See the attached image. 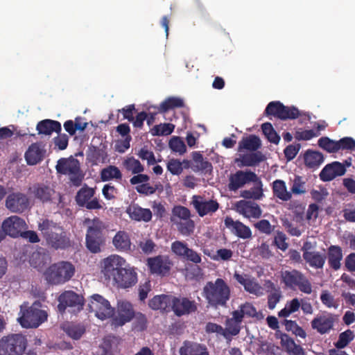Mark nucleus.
<instances>
[{"label":"nucleus","mask_w":355,"mask_h":355,"mask_svg":"<svg viewBox=\"0 0 355 355\" xmlns=\"http://www.w3.org/2000/svg\"><path fill=\"white\" fill-rule=\"evenodd\" d=\"M38 230L46 244L55 250L69 247L70 239L63 227L53 220L44 219L38 224Z\"/></svg>","instance_id":"nucleus-1"},{"label":"nucleus","mask_w":355,"mask_h":355,"mask_svg":"<svg viewBox=\"0 0 355 355\" xmlns=\"http://www.w3.org/2000/svg\"><path fill=\"white\" fill-rule=\"evenodd\" d=\"M203 296L211 307H226L231 297V289L223 279L217 278L215 282L206 283L203 288Z\"/></svg>","instance_id":"nucleus-2"},{"label":"nucleus","mask_w":355,"mask_h":355,"mask_svg":"<svg viewBox=\"0 0 355 355\" xmlns=\"http://www.w3.org/2000/svg\"><path fill=\"white\" fill-rule=\"evenodd\" d=\"M105 230V225L99 218L90 221L85 236V245L90 252L97 254L102 251L106 241Z\"/></svg>","instance_id":"nucleus-3"},{"label":"nucleus","mask_w":355,"mask_h":355,"mask_svg":"<svg viewBox=\"0 0 355 355\" xmlns=\"http://www.w3.org/2000/svg\"><path fill=\"white\" fill-rule=\"evenodd\" d=\"M281 282L291 290L298 288L301 292L311 294L312 286L308 278L300 271L293 269L281 272Z\"/></svg>","instance_id":"nucleus-4"},{"label":"nucleus","mask_w":355,"mask_h":355,"mask_svg":"<svg viewBox=\"0 0 355 355\" xmlns=\"http://www.w3.org/2000/svg\"><path fill=\"white\" fill-rule=\"evenodd\" d=\"M27 339L21 334H12L0 339V355H23Z\"/></svg>","instance_id":"nucleus-5"},{"label":"nucleus","mask_w":355,"mask_h":355,"mask_svg":"<svg viewBox=\"0 0 355 355\" xmlns=\"http://www.w3.org/2000/svg\"><path fill=\"white\" fill-rule=\"evenodd\" d=\"M74 272L75 268L69 262H59L51 265L46 270V279L52 284H63L72 277Z\"/></svg>","instance_id":"nucleus-6"},{"label":"nucleus","mask_w":355,"mask_h":355,"mask_svg":"<svg viewBox=\"0 0 355 355\" xmlns=\"http://www.w3.org/2000/svg\"><path fill=\"white\" fill-rule=\"evenodd\" d=\"M58 173L69 176V180L72 184L78 187L81 184L84 178L79 162L74 158H61L58 161L55 166Z\"/></svg>","instance_id":"nucleus-7"},{"label":"nucleus","mask_w":355,"mask_h":355,"mask_svg":"<svg viewBox=\"0 0 355 355\" xmlns=\"http://www.w3.org/2000/svg\"><path fill=\"white\" fill-rule=\"evenodd\" d=\"M88 307L89 311L94 312L101 320L112 318L114 314V309L112 307L110 302L99 294L90 296Z\"/></svg>","instance_id":"nucleus-8"},{"label":"nucleus","mask_w":355,"mask_h":355,"mask_svg":"<svg viewBox=\"0 0 355 355\" xmlns=\"http://www.w3.org/2000/svg\"><path fill=\"white\" fill-rule=\"evenodd\" d=\"M264 114L267 116H272L281 120L295 119L300 116L297 108L292 106H285L280 101H271L266 106Z\"/></svg>","instance_id":"nucleus-9"},{"label":"nucleus","mask_w":355,"mask_h":355,"mask_svg":"<svg viewBox=\"0 0 355 355\" xmlns=\"http://www.w3.org/2000/svg\"><path fill=\"white\" fill-rule=\"evenodd\" d=\"M58 311L63 313L67 307L71 309L72 312H79L83 309L84 298L72 291H66L58 297Z\"/></svg>","instance_id":"nucleus-10"},{"label":"nucleus","mask_w":355,"mask_h":355,"mask_svg":"<svg viewBox=\"0 0 355 355\" xmlns=\"http://www.w3.org/2000/svg\"><path fill=\"white\" fill-rule=\"evenodd\" d=\"M47 313L34 305L23 311L19 322L23 327L36 328L47 320Z\"/></svg>","instance_id":"nucleus-11"},{"label":"nucleus","mask_w":355,"mask_h":355,"mask_svg":"<svg viewBox=\"0 0 355 355\" xmlns=\"http://www.w3.org/2000/svg\"><path fill=\"white\" fill-rule=\"evenodd\" d=\"M259 180L257 175L250 171L238 170L229 176L228 189L231 191H236L245 184Z\"/></svg>","instance_id":"nucleus-12"},{"label":"nucleus","mask_w":355,"mask_h":355,"mask_svg":"<svg viewBox=\"0 0 355 355\" xmlns=\"http://www.w3.org/2000/svg\"><path fill=\"white\" fill-rule=\"evenodd\" d=\"M191 199V204L200 217L207 215L211 216L220 207L216 200L207 199L203 196L194 195Z\"/></svg>","instance_id":"nucleus-13"},{"label":"nucleus","mask_w":355,"mask_h":355,"mask_svg":"<svg viewBox=\"0 0 355 355\" xmlns=\"http://www.w3.org/2000/svg\"><path fill=\"white\" fill-rule=\"evenodd\" d=\"M198 309L197 304L186 297H175L172 295L171 311L178 316L188 315L195 313Z\"/></svg>","instance_id":"nucleus-14"},{"label":"nucleus","mask_w":355,"mask_h":355,"mask_svg":"<svg viewBox=\"0 0 355 355\" xmlns=\"http://www.w3.org/2000/svg\"><path fill=\"white\" fill-rule=\"evenodd\" d=\"M171 251L177 257L193 263H200L202 261L201 255L184 241H175L171 243Z\"/></svg>","instance_id":"nucleus-15"},{"label":"nucleus","mask_w":355,"mask_h":355,"mask_svg":"<svg viewBox=\"0 0 355 355\" xmlns=\"http://www.w3.org/2000/svg\"><path fill=\"white\" fill-rule=\"evenodd\" d=\"M125 260L118 254H111L101 261V272L107 278L114 279L116 272L123 268Z\"/></svg>","instance_id":"nucleus-16"},{"label":"nucleus","mask_w":355,"mask_h":355,"mask_svg":"<svg viewBox=\"0 0 355 355\" xmlns=\"http://www.w3.org/2000/svg\"><path fill=\"white\" fill-rule=\"evenodd\" d=\"M1 227L3 234L17 238L21 236L24 230L27 228V225L23 218L17 216H11L3 220Z\"/></svg>","instance_id":"nucleus-17"},{"label":"nucleus","mask_w":355,"mask_h":355,"mask_svg":"<svg viewBox=\"0 0 355 355\" xmlns=\"http://www.w3.org/2000/svg\"><path fill=\"white\" fill-rule=\"evenodd\" d=\"M135 317L132 304L126 300H120L117 303V315L112 318V324L121 327L130 322Z\"/></svg>","instance_id":"nucleus-18"},{"label":"nucleus","mask_w":355,"mask_h":355,"mask_svg":"<svg viewBox=\"0 0 355 355\" xmlns=\"http://www.w3.org/2000/svg\"><path fill=\"white\" fill-rule=\"evenodd\" d=\"M5 205L11 212L21 214L28 209L29 200L22 193H12L7 196Z\"/></svg>","instance_id":"nucleus-19"},{"label":"nucleus","mask_w":355,"mask_h":355,"mask_svg":"<svg viewBox=\"0 0 355 355\" xmlns=\"http://www.w3.org/2000/svg\"><path fill=\"white\" fill-rule=\"evenodd\" d=\"M234 279L244 287V289L257 297L263 295V288L257 282V280L248 274H240L235 272Z\"/></svg>","instance_id":"nucleus-20"},{"label":"nucleus","mask_w":355,"mask_h":355,"mask_svg":"<svg viewBox=\"0 0 355 355\" xmlns=\"http://www.w3.org/2000/svg\"><path fill=\"white\" fill-rule=\"evenodd\" d=\"M172 262L167 256L158 255L148 259V265L150 271L162 276L169 273Z\"/></svg>","instance_id":"nucleus-21"},{"label":"nucleus","mask_w":355,"mask_h":355,"mask_svg":"<svg viewBox=\"0 0 355 355\" xmlns=\"http://www.w3.org/2000/svg\"><path fill=\"white\" fill-rule=\"evenodd\" d=\"M241 315L236 311H232V318H227L225 320V328H223V337L231 340L232 337L238 336L241 330V324L243 320Z\"/></svg>","instance_id":"nucleus-22"},{"label":"nucleus","mask_w":355,"mask_h":355,"mask_svg":"<svg viewBox=\"0 0 355 355\" xmlns=\"http://www.w3.org/2000/svg\"><path fill=\"white\" fill-rule=\"evenodd\" d=\"M225 227L229 229L233 234L242 239L252 238V234L250 228L239 220H234L230 216L225 218Z\"/></svg>","instance_id":"nucleus-23"},{"label":"nucleus","mask_w":355,"mask_h":355,"mask_svg":"<svg viewBox=\"0 0 355 355\" xmlns=\"http://www.w3.org/2000/svg\"><path fill=\"white\" fill-rule=\"evenodd\" d=\"M114 281L118 286L123 288H130L134 286L137 282V272L132 269L122 268L119 272L114 275Z\"/></svg>","instance_id":"nucleus-24"},{"label":"nucleus","mask_w":355,"mask_h":355,"mask_svg":"<svg viewBox=\"0 0 355 355\" xmlns=\"http://www.w3.org/2000/svg\"><path fill=\"white\" fill-rule=\"evenodd\" d=\"M335 320V315L331 313L319 315L311 321V327L320 334H325L333 329Z\"/></svg>","instance_id":"nucleus-25"},{"label":"nucleus","mask_w":355,"mask_h":355,"mask_svg":"<svg viewBox=\"0 0 355 355\" xmlns=\"http://www.w3.org/2000/svg\"><path fill=\"white\" fill-rule=\"evenodd\" d=\"M346 168L339 162H334L327 164L320 173V178L322 181H331L338 176L343 175Z\"/></svg>","instance_id":"nucleus-26"},{"label":"nucleus","mask_w":355,"mask_h":355,"mask_svg":"<svg viewBox=\"0 0 355 355\" xmlns=\"http://www.w3.org/2000/svg\"><path fill=\"white\" fill-rule=\"evenodd\" d=\"M180 355H209L207 346L191 340H184L179 349Z\"/></svg>","instance_id":"nucleus-27"},{"label":"nucleus","mask_w":355,"mask_h":355,"mask_svg":"<svg viewBox=\"0 0 355 355\" xmlns=\"http://www.w3.org/2000/svg\"><path fill=\"white\" fill-rule=\"evenodd\" d=\"M236 211L246 218H259L262 211L260 207L249 201L240 200L236 203Z\"/></svg>","instance_id":"nucleus-28"},{"label":"nucleus","mask_w":355,"mask_h":355,"mask_svg":"<svg viewBox=\"0 0 355 355\" xmlns=\"http://www.w3.org/2000/svg\"><path fill=\"white\" fill-rule=\"evenodd\" d=\"M45 150L42 149L37 143L32 144L24 154L27 164L36 165L41 162L44 157Z\"/></svg>","instance_id":"nucleus-29"},{"label":"nucleus","mask_w":355,"mask_h":355,"mask_svg":"<svg viewBox=\"0 0 355 355\" xmlns=\"http://www.w3.org/2000/svg\"><path fill=\"white\" fill-rule=\"evenodd\" d=\"M129 217L136 221L149 222L152 219V212L149 209L142 208L137 204H131L126 209Z\"/></svg>","instance_id":"nucleus-30"},{"label":"nucleus","mask_w":355,"mask_h":355,"mask_svg":"<svg viewBox=\"0 0 355 355\" xmlns=\"http://www.w3.org/2000/svg\"><path fill=\"white\" fill-rule=\"evenodd\" d=\"M31 189L34 197L43 203L51 202L52 196L55 193L53 189L42 183L33 184Z\"/></svg>","instance_id":"nucleus-31"},{"label":"nucleus","mask_w":355,"mask_h":355,"mask_svg":"<svg viewBox=\"0 0 355 355\" xmlns=\"http://www.w3.org/2000/svg\"><path fill=\"white\" fill-rule=\"evenodd\" d=\"M172 295H155L148 302V306L153 310H160L163 312L171 311Z\"/></svg>","instance_id":"nucleus-32"},{"label":"nucleus","mask_w":355,"mask_h":355,"mask_svg":"<svg viewBox=\"0 0 355 355\" xmlns=\"http://www.w3.org/2000/svg\"><path fill=\"white\" fill-rule=\"evenodd\" d=\"M36 130L39 135H51L53 132L60 133L62 126L58 121L44 119L38 122Z\"/></svg>","instance_id":"nucleus-33"},{"label":"nucleus","mask_w":355,"mask_h":355,"mask_svg":"<svg viewBox=\"0 0 355 355\" xmlns=\"http://www.w3.org/2000/svg\"><path fill=\"white\" fill-rule=\"evenodd\" d=\"M112 244L119 252H128L131 249V241L129 234L125 231H119L112 239Z\"/></svg>","instance_id":"nucleus-34"},{"label":"nucleus","mask_w":355,"mask_h":355,"mask_svg":"<svg viewBox=\"0 0 355 355\" xmlns=\"http://www.w3.org/2000/svg\"><path fill=\"white\" fill-rule=\"evenodd\" d=\"M303 258L311 267L319 269L323 268L327 257L320 252L305 250L303 252Z\"/></svg>","instance_id":"nucleus-35"},{"label":"nucleus","mask_w":355,"mask_h":355,"mask_svg":"<svg viewBox=\"0 0 355 355\" xmlns=\"http://www.w3.org/2000/svg\"><path fill=\"white\" fill-rule=\"evenodd\" d=\"M327 259L330 268L335 270H338L343 259L342 248L338 245H331L328 248Z\"/></svg>","instance_id":"nucleus-36"},{"label":"nucleus","mask_w":355,"mask_h":355,"mask_svg":"<svg viewBox=\"0 0 355 355\" xmlns=\"http://www.w3.org/2000/svg\"><path fill=\"white\" fill-rule=\"evenodd\" d=\"M305 165L312 169L318 168L324 162L322 153L313 150H307L304 155Z\"/></svg>","instance_id":"nucleus-37"},{"label":"nucleus","mask_w":355,"mask_h":355,"mask_svg":"<svg viewBox=\"0 0 355 355\" xmlns=\"http://www.w3.org/2000/svg\"><path fill=\"white\" fill-rule=\"evenodd\" d=\"M261 146L260 138L255 135H250L243 137L239 143V150H247L249 151H257Z\"/></svg>","instance_id":"nucleus-38"},{"label":"nucleus","mask_w":355,"mask_h":355,"mask_svg":"<svg viewBox=\"0 0 355 355\" xmlns=\"http://www.w3.org/2000/svg\"><path fill=\"white\" fill-rule=\"evenodd\" d=\"M273 196L283 201H288L292 198L291 192L288 191L286 183L282 180H276L272 182Z\"/></svg>","instance_id":"nucleus-39"},{"label":"nucleus","mask_w":355,"mask_h":355,"mask_svg":"<svg viewBox=\"0 0 355 355\" xmlns=\"http://www.w3.org/2000/svg\"><path fill=\"white\" fill-rule=\"evenodd\" d=\"M171 221L176 225L178 231L183 236H190L194 231L195 223L191 218L182 220L171 218Z\"/></svg>","instance_id":"nucleus-40"},{"label":"nucleus","mask_w":355,"mask_h":355,"mask_svg":"<svg viewBox=\"0 0 355 355\" xmlns=\"http://www.w3.org/2000/svg\"><path fill=\"white\" fill-rule=\"evenodd\" d=\"M266 159L265 155L260 151H252L249 154L243 155L241 159L242 166H254Z\"/></svg>","instance_id":"nucleus-41"},{"label":"nucleus","mask_w":355,"mask_h":355,"mask_svg":"<svg viewBox=\"0 0 355 355\" xmlns=\"http://www.w3.org/2000/svg\"><path fill=\"white\" fill-rule=\"evenodd\" d=\"M192 159L194 162L193 170L197 171H211L212 165L211 162L203 158L202 155L198 152L195 151L192 153Z\"/></svg>","instance_id":"nucleus-42"},{"label":"nucleus","mask_w":355,"mask_h":355,"mask_svg":"<svg viewBox=\"0 0 355 355\" xmlns=\"http://www.w3.org/2000/svg\"><path fill=\"white\" fill-rule=\"evenodd\" d=\"M255 183V186H254L250 190H244L241 192V196L245 199H253V200H260L263 196V183L260 178L256 182H253Z\"/></svg>","instance_id":"nucleus-43"},{"label":"nucleus","mask_w":355,"mask_h":355,"mask_svg":"<svg viewBox=\"0 0 355 355\" xmlns=\"http://www.w3.org/2000/svg\"><path fill=\"white\" fill-rule=\"evenodd\" d=\"M101 179L103 182L110 181L111 180H121L122 179V173L119 168L113 165H110L103 168L100 173Z\"/></svg>","instance_id":"nucleus-44"},{"label":"nucleus","mask_w":355,"mask_h":355,"mask_svg":"<svg viewBox=\"0 0 355 355\" xmlns=\"http://www.w3.org/2000/svg\"><path fill=\"white\" fill-rule=\"evenodd\" d=\"M239 313V315H241V318L243 320L245 317L247 318H256L257 319L261 318V315L257 312V309L250 302H245L239 306V309L235 310Z\"/></svg>","instance_id":"nucleus-45"},{"label":"nucleus","mask_w":355,"mask_h":355,"mask_svg":"<svg viewBox=\"0 0 355 355\" xmlns=\"http://www.w3.org/2000/svg\"><path fill=\"white\" fill-rule=\"evenodd\" d=\"M95 194V191L92 188L88 187L87 185L83 187L76 196V201L80 207H84L85 204L92 198Z\"/></svg>","instance_id":"nucleus-46"},{"label":"nucleus","mask_w":355,"mask_h":355,"mask_svg":"<svg viewBox=\"0 0 355 355\" xmlns=\"http://www.w3.org/2000/svg\"><path fill=\"white\" fill-rule=\"evenodd\" d=\"M184 106V101L182 98L178 97H169L163 101L158 107V112L165 113L167 111Z\"/></svg>","instance_id":"nucleus-47"},{"label":"nucleus","mask_w":355,"mask_h":355,"mask_svg":"<svg viewBox=\"0 0 355 355\" xmlns=\"http://www.w3.org/2000/svg\"><path fill=\"white\" fill-rule=\"evenodd\" d=\"M198 264L188 263L185 266L182 272L187 279L190 280L198 279L202 276V270Z\"/></svg>","instance_id":"nucleus-48"},{"label":"nucleus","mask_w":355,"mask_h":355,"mask_svg":"<svg viewBox=\"0 0 355 355\" xmlns=\"http://www.w3.org/2000/svg\"><path fill=\"white\" fill-rule=\"evenodd\" d=\"M354 333L351 329H347L340 333L338 340L334 343L336 349H341L347 347L354 338Z\"/></svg>","instance_id":"nucleus-49"},{"label":"nucleus","mask_w":355,"mask_h":355,"mask_svg":"<svg viewBox=\"0 0 355 355\" xmlns=\"http://www.w3.org/2000/svg\"><path fill=\"white\" fill-rule=\"evenodd\" d=\"M319 147L330 153H337L340 150L338 141H334L327 137H322L318 141Z\"/></svg>","instance_id":"nucleus-50"},{"label":"nucleus","mask_w":355,"mask_h":355,"mask_svg":"<svg viewBox=\"0 0 355 355\" xmlns=\"http://www.w3.org/2000/svg\"><path fill=\"white\" fill-rule=\"evenodd\" d=\"M263 134L266 139L272 144H277L280 141V137L274 129L272 124L269 122L263 123L261 125Z\"/></svg>","instance_id":"nucleus-51"},{"label":"nucleus","mask_w":355,"mask_h":355,"mask_svg":"<svg viewBox=\"0 0 355 355\" xmlns=\"http://www.w3.org/2000/svg\"><path fill=\"white\" fill-rule=\"evenodd\" d=\"M65 333L73 340H79L85 333V328L83 325L69 324L64 328Z\"/></svg>","instance_id":"nucleus-52"},{"label":"nucleus","mask_w":355,"mask_h":355,"mask_svg":"<svg viewBox=\"0 0 355 355\" xmlns=\"http://www.w3.org/2000/svg\"><path fill=\"white\" fill-rule=\"evenodd\" d=\"M123 166L128 171H131L132 174L140 173L144 171V166L141 162L133 157L125 159L123 162Z\"/></svg>","instance_id":"nucleus-53"},{"label":"nucleus","mask_w":355,"mask_h":355,"mask_svg":"<svg viewBox=\"0 0 355 355\" xmlns=\"http://www.w3.org/2000/svg\"><path fill=\"white\" fill-rule=\"evenodd\" d=\"M175 128L172 123H160L155 125L150 130L153 136H167L171 135Z\"/></svg>","instance_id":"nucleus-54"},{"label":"nucleus","mask_w":355,"mask_h":355,"mask_svg":"<svg viewBox=\"0 0 355 355\" xmlns=\"http://www.w3.org/2000/svg\"><path fill=\"white\" fill-rule=\"evenodd\" d=\"M191 218L190 210L184 206L177 205L172 209V216L171 218H177L178 220H187Z\"/></svg>","instance_id":"nucleus-55"},{"label":"nucleus","mask_w":355,"mask_h":355,"mask_svg":"<svg viewBox=\"0 0 355 355\" xmlns=\"http://www.w3.org/2000/svg\"><path fill=\"white\" fill-rule=\"evenodd\" d=\"M276 338L280 339L281 345L289 353L296 344L293 338L285 333L277 331L275 334Z\"/></svg>","instance_id":"nucleus-56"},{"label":"nucleus","mask_w":355,"mask_h":355,"mask_svg":"<svg viewBox=\"0 0 355 355\" xmlns=\"http://www.w3.org/2000/svg\"><path fill=\"white\" fill-rule=\"evenodd\" d=\"M168 146L173 152L180 155L184 154L187 150L184 142L179 137H173L169 141Z\"/></svg>","instance_id":"nucleus-57"},{"label":"nucleus","mask_w":355,"mask_h":355,"mask_svg":"<svg viewBox=\"0 0 355 355\" xmlns=\"http://www.w3.org/2000/svg\"><path fill=\"white\" fill-rule=\"evenodd\" d=\"M290 192H291V195H302L306 193L305 182L303 181L301 176L295 177Z\"/></svg>","instance_id":"nucleus-58"},{"label":"nucleus","mask_w":355,"mask_h":355,"mask_svg":"<svg viewBox=\"0 0 355 355\" xmlns=\"http://www.w3.org/2000/svg\"><path fill=\"white\" fill-rule=\"evenodd\" d=\"M257 353L264 355H282L279 347L268 343H262L257 349Z\"/></svg>","instance_id":"nucleus-59"},{"label":"nucleus","mask_w":355,"mask_h":355,"mask_svg":"<svg viewBox=\"0 0 355 355\" xmlns=\"http://www.w3.org/2000/svg\"><path fill=\"white\" fill-rule=\"evenodd\" d=\"M322 303L328 308L338 309V302L334 299V296L327 291H323L320 295Z\"/></svg>","instance_id":"nucleus-60"},{"label":"nucleus","mask_w":355,"mask_h":355,"mask_svg":"<svg viewBox=\"0 0 355 355\" xmlns=\"http://www.w3.org/2000/svg\"><path fill=\"white\" fill-rule=\"evenodd\" d=\"M183 163H188V162H181L179 159H171L167 163V169L173 175H180L183 171Z\"/></svg>","instance_id":"nucleus-61"},{"label":"nucleus","mask_w":355,"mask_h":355,"mask_svg":"<svg viewBox=\"0 0 355 355\" xmlns=\"http://www.w3.org/2000/svg\"><path fill=\"white\" fill-rule=\"evenodd\" d=\"M318 133L315 132L313 130H302L301 129L295 131L294 137L297 141H307L310 140L313 137H318Z\"/></svg>","instance_id":"nucleus-62"},{"label":"nucleus","mask_w":355,"mask_h":355,"mask_svg":"<svg viewBox=\"0 0 355 355\" xmlns=\"http://www.w3.org/2000/svg\"><path fill=\"white\" fill-rule=\"evenodd\" d=\"M137 155L142 160H147L148 165H153L156 163V159L153 152L148 150L146 147L141 148L138 151Z\"/></svg>","instance_id":"nucleus-63"},{"label":"nucleus","mask_w":355,"mask_h":355,"mask_svg":"<svg viewBox=\"0 0 355 355\" xmlns=\"http://www.w3.org/2000/svg\"><path fill=\"white\" fill-rule=\"evenodd\" d=\"M300 148L301 145L300 144H291L286 146L284 150V153L287 161L293 160L297 155Z\"/></svg>","instance_id":"nucleus-64"}]
</instances>
